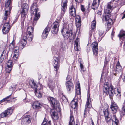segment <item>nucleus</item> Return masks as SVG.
<instances>
[{
  "mask_svg": "<svg viewBox=\"0 0 125 125\" xmlns=\"http://www.w3.org/2000/svg\"><path fill=\"white\" fill-rule=\"evenodd\" d=\"M51 121L50 120L49 121H48V125H51Z\"/></svg>",
  "mask_w": 125,
  "mask_h": 125,
  "instance_id": "nucleus-63",
  "label": "nucleus"
},
{
  "mask_svg": "<svg viewBox=\"0 0 125 125\" xmlns=\"http://www.w3.org/2000/svg\"><path fill=\"white\" fill-rule=\"evenodd\" d=\"M17 84L15 83L13 84L11 86V87L12 88L13 90H15L17 87Z\"/></svg>",
  "mask_w": 125,
  "mask_h": 125,
  "instance_id": "nucleus-46",
  "label": "nucleus"
},
{
  "mask_svg": "<svg viewBox=\"0 0 125 125\" xmlns=\"http://www.w3.org/2000/svg\"><path fill=\"white\" fill-rule=\"evenodd\" d=\"M11 9V8L10 7L9 8V10H5L4 13L5 17H4L3 20V21H5L6 20L7 16L10 14V11Z\"/></svg>",
  "mask_w": 125,
  "mask_h": 125,
  "instance_id": "nucleus-30",
  "label": "nucleus"
},
{
  "mask_svg": "<svg viewBox=\"0 0 125 125\" xmlns=\"http://www.w3.org/2000/svg\"><path fill=\"white\" fill-rule=\"evenodd\" d=\"M98 44L97 42H94L92 43V50L94 55L96 56L98 54Z\"/></svg>",
  "mask_w": 125,
  "mask_h": 125,
  "instance_id": "nucleus-16",
  "label": "nucleus"
},
{
  "mask_svg": "<svg viewBox=\"0 0 125 125\" xmlns=\"http://www.w3.org/2000/svg\"><path fill=\"white\" fill-rule=\"evenodd\" d=\"M13 109L11 108H8L7 110L5 111L0 114L1 117L3 118L8 117L12 113Z\"/></svg>",
  "mask_w": 125,
  "mask_h": 125,
  "instance_id": "nucleus-10",
  "label": "nucleus"
},
{
  "mask_svg": "<svg viewBox=\"0 0 125 125\" xmlns=\"http://www.w3.org/2000/svg\"><path fill=\"white\" fill-rule=\"evenodd\" d=\"M15 42L13 40L12 42L10 43L9 45V49H13L15 48Z\"/></svg>",
  "mask_w": 125,
  "mask_h": 125,
  "instance_id": "nucleus-34",
  "label": "nucleus"
},
{
  "mask_svg": "<svg viewBox=\"0 0 125 125\" xmlns=\"http://www.w3.org/2000/svg\"><path fill=\"white\" fill-rule=\"evenodd\" d=\"M110 108L111 109L113 114L116 113L118 109V107L116 104L114 102H112Z\"/></svg>",
  "mask_w": 125,
  "mask_h": 125,
  "instance_id": "nucleus-18",
  "label": "nucleus"
},
{
  "mask_svg": "<svg viewBox=\"0 0 125 125\" xmlns=\"http://www.w3.org/2000/svg\"><path fill=\"white\" fill-rule=\"evenodd\" d=\"M70 116V120L68 125H75V122L74 121V117L72 115V113L71 111ZM75 125H78V124L76 123Z\"/></svg>",
  "mask_w": 125,
  "mask_h": 125,
  "instance_id": "nucleus-26",
  "label": "nucleus"
},
{
  "mask_svg": "<svg viewBox=\"0 0 125 125\" xmlns=\"http://www.w3.org/2000/svg\"><path fill=\"white\" fill-rule=\"evenodd\" d=\"M97 14H98L99 15H101L102 14L101 11H99L97 12Z\"/></svg>",
  "mask_w": 125,
  "mask_h": 125,
  "instance_id": "nucleus-62",
  "label": "nucleus"
},
{
  "mask_svg": "<svg viewBox=\"0 0 125 125\" xmlns=\"http://www.w3.org/2000/svg\"><path fill=\"white\" fill-rule=\"evenodd\" d=\"M79 63L80 67V71L82 72H84L85 71V70L84 69V67L83 65V62L80 61Z\"/></svg>",
  "mask_w": 125,
  "mask_h": 125,
  "instance_id": "nucleus-36",
  "label": "nucleus"
},
{
  "mask_svg": "<svg viewBox=\"0 0 125 125\" xmlns=\"http://www.w3.org/2000/svg\"><path fill=\"white\" fill-rule=\"evenodd\" d=\"M6 52L4 50L2 52V54H1L0 57V58L1 59V60H3V61L4 59V56L5 55V54L4 53H5Z\"/></svg>",
  "mask_w": 125,
  "mask_h": 125,
  "instance_id": "nucleus-47",
  "label": "nucleus"
},
{
  "mask_svg": "<svg viewBox=\"0 0 125 125\" xmlns=\"http://www.w3.org/2000/svg\"><path fill=\"white\" fill-rule=\"evenodd\" d=\"M96 22L95 20H94L91 23V28L90 29V31L89 32V37H91L92 34L93 32L95 31V30L96 25Z\"/></svg>",
  "mask_w": 125,
  "mask_h": 125,
  "instance_id": "nucleus-14",
  "label": "nucleus"
},
{
  "mask_svg": "<svg viewBox=\"0 0 125 125\" xmlns=\"http://www.w3.org/2000/svg\"><path fill=\"white\" fill-rule=\"evenodd\" d=\"M98 34L100 36H101L102 35L104 32L103 31L100 29H99L98 30Z\"/></svg>",
  "mask_w": 125,
  "mask_h": 125,
  "instance_id": "nucleus-49",
  "label": "nucleus"
},
{
  "mask_svg": "<svg viewBox=\"0 0 125 125\" xmlns=\"http://www.w3.org/2000/svg\"><path fill=\"white\" fill-rule=\"evenodd\" d=\"M76 94L77 95V97L78 98H80L81 97V93L80 85L79 83L78 84L76 87Z\"/></svg>",
  "mask_w": 125,
  "mask_h": 125,
  "instance_id": "nucleus-22",
  "label": "nucleus"
},
{
  "mask_svg": "<svg viewBox=\"0 0 125 125\" xmlns=\"http://www.w3.org/2000/svg\"><path fill=\"white\" fill-rule=\"evenodd\" d=\"M31 87L34 89H35V93L36 96L38 98H41L42 97V94L40 90L41 89L38 88L36 83L33 81L31 84H30Z\"/></svg>",
  "mask_w": 125,
  "mask_h": 125,
  "instance_id": "nucleus-7",
  "label": "nucleus"
},
{
  "mask_svg": "<svg viewBox=\"0 0 125 125\" xmlns=\"http://www.w3.org/2000/svg\"><path fill=\"white\" fill-rule=\"evenodd\" d=\"M61 111L60 108L59 111H57L55 109H53L51 110L50 113L53 119L54 120H57L59 118V116L57 112H60Z\"/></svg>",
  "mask_w": 125,
  "mask_h": 125,
  "instance_id": "nucleus-13",
  "label": "nucleus"
},
{
  "mask_svg": "<svg viewBox=\"0 0 125 125\" xmlns=\"http://www.w3.org/2000/svg\"><path fill=\"white\" fill-rule=\"evenodd\" d=\"M50 29L49 27H47L44 30L42 35L43 38L46 39L49 34Z\"/></svg>",
  "mask_w": 125,
  "mask_h": 125,
  "instance_id": "nucleus-20",
  "label": "nucleus"
},
{
  "mask_svg": "<svg viewBox=\"0 0 125 125\" xmlns=\"http://www.w3.org/2000/svg\"><path fill=\"white\" fill-rule=\"evenodd\" d=\"M86 50L87 52H89L91 50L90 47L89 46H87L86 47Z\"/></svg>",
  "mask_w": 125,
  "mask_h": 125,
  "instance_id": "nucleus-52",
  "label": "nucleus"
},
{
  "mask_svg": "<svg viewBox=\"0 0 125 125\" xmlns=\"http://www.w3.org/2000/svg\"><path fill=\"white\" fill-rule=\"evenodd\" d=\"M10 30V29L7 28H5L3 27L2 31L3 34H5L9 32Z\"/></svg>",
  "mask_w": 125,
  "mask_h": 125,
  "instance_id": "nucleus-37",
  "label": "nucleus"
},
{
  "mask_svg": "<svg viewBox=\"0 0 125 125\" xmlns=\"http://www.w3.org/2000/svg\"><path fill=\"white\" fill-rule=\"evenodd\" d=\"M59 26V23L58 22L55 21L52 26L51 30L52 32L54 34H57L58 32V31Z\"/></svg>",
  "mask_w": 125,
  "mask_h": 125,
  "instance_id": "nucleus-9",
  "label": "nucleus"
},
{
  "mask_svg": "<svg viewBox=\"0 0 125 125\" xmlns=\"http://www.w3.org/2000/svg\"><path fill=\"white\" fill-rule=\"evenodd\" d=\"M65 85L66 88L68 93H71L74 90L73 84L72 82H67Z\"/></svg>",
  "mask_w": 125,
  "mask_h": 125,
  "instance_id": "nucleus-12",
  "label": "nucleus"
},
{
  "mask_svg": "<svg viewBox=\"0 0 125 125\" xmlns=\"http://www.w3.org/2000/svg\"><path fill=\"white\" fill-rule=\"evenodd\" d=\"M3 27L5 28H7L10 29V24L8 22L5 23L4 24Z\"/></svg>",
  "mask_w": 125,
  "mask_h": 125,
  "instance_id": "nucleus-42",
  "label": "nucleus"
},
{
  "mask_svg": "<svg viewBox=\"0 0 125 125\" xmlns=\"http://www.w3.org/2000/svg\"><path fill=\"white\" fill-rule=\"evenodd\" d=\"M101 0H94L92 5V8L95 10L99 6L100 2Z\"/></svg>",
  "mask_w": 125,
  "mask_h": 125,
  "instance_id": "nucleus-21",
  "label": "nucleus"
},
{
  "mask_svg": "<svg viewBox=\"0 0 125 125\" xmlns=\"http://www.w3.org/2000/svg\"><path fill=\"white\" fill-rule=\"evenodd\" d=\"M103 112L107 122H110L112 121L113 122L112 125H118L119 122L115 114H113L112 116L110 117H108L109 112L107 109L103 111Z\"/></svg>",
  "mask_w": 125,
  "mask_h": 125,
  "instance_id": "nucleus-4",
  "label": "nucleus"
},
{
  "mask_svg": "<svg viewBox=\"0 0 125 125\" xmlns=\"http://www.w3.org/2000/svg\"><path fill=\"white\" fill-rule=\"evenodd\" d=\"M77 101V99H74L70 103V105L72 108L74 109L76 108L78 106V103Z\"/></svg>",
  "mask_w": 125,
  "mask_h": 125,
  "instance_id": "nucleus-28",
  "label": "nucleus"
},
{
  "mask_svg": "<svg viewBox=\"0 0 125 125\" xmlns=\"http://www.w3.org/2000/svg\"><path fill=\"white\" fill-rule=\"evenodd\" d=\"M73 28L71 25L67 23L64 24L62 29L61 30V33L65 39H69L70 40L75 39L76 33L73 35Z\"/></svg>",
  "mask_w": 125,
  "mask_h": 125,
  "instance_id": "nucleus-2",
  "label": "nucleus"
},
{
  "mask_svg": "<svg viewBox=\"0 0 125 125\" xmlns=\"http://www.w3.org/2000/svg\"><path fill=\"white\" fill-rule=\"evenodd\" d=\"M41 125H48L47 122H43L41 124Z\"/></svg>",
  "mask_w": 125,
  "mask_h": 125,
  "instance_id": "nucleus-54",
  "label": "nucleus"
},
{
  "mask_svg": "<svg viewBox=\"0 0 125 125\" xmlns=\"http://www.w3.org/2000/svg\"><path fill=\"white\" fill-rule=\"evenodd\" d=\"M74 48L75 50L76 51H79L81 50V48L79 45V39L77 37L74 41Z\"/></svg>",
  "mask_w": 125,
  "mask_h": 125,
  "instance_id": "nucleus-19",
  "label": "nucleus"
},
{
  "mask_svg": "<svg viewBox=\"0 0 125 125\" xmlns=\"http://www.w3.org/2000/svg\"><path fill=\"white\" fill-rule=\"evenodd\" d=\"M75 1L78 3H81L82 2L83 0H75Z\"/></svg>",
  "mask_w": 125,
  "mask_h": 125,
  "instance_id": "nucleus-55",
  "label": "nucleus"
},
{
  "mask_svg": "<svg viewBox=\"0 0 125 125\" xmlns=\"http://www.w3.org/2000/svg\"><path fill=\"white\" fill-rule=\"evenodd\" d=\"M7 66L8 67H12L13 66V64L12 61L10 60H9L7 62Z\"/></svg>",
  "mask_w": 125,
  "mask_h": 125,
  "instance_id": "nucleus-39",
  "label": "nucleus"
},
{
  "mask_svg": "<svg viewBox=\"0 0 125 125\" xmlns=\"http://www.w3.org/2000/svg\"><path fill=\"white\" fill-rule=\"evenodd\" d=\"M47 99L53 109H55L57 111H60L59 104L56 99L52 97L49 96L47 97Z\"/></svg>",
  "mask_w": 125,
  "mask_h": 125,
  "instance_id": "nucleus-5",
  "label": "nucleus"
},
{
  "mask_svg": "<svg viewBox=\"0 0 125 125\" xmlns=\"http://www.w3.org/2000/svg\"><path fill=\"white\" fill-rule=\"evenodd\" d=\"M81 9L82 11L83 12H84L85 11V9L84 8V6L83 5H81Z\"/></svg>",
  "mask_w": 125,
  "mask_h": 125,
  "instance_id": "nucleus-53",
  "label": "nucleus"
},
{
  "mask_svg": "<svg viewBox=\"0 0 125 125\" xmlns=\"http://www.w3.org/2000/svg\"><path fill=\"white\" fill-rule=\"evenodd\" d=\"M25 12H23V11H21V17L22 18V19H23V18L25 17L27 13V11L25 10Z\"/></svg>",
  "mask_w": 125,
  "mask_h": 125,
  "instance_id": "nucleus-43",
  "label": "nucleus"
},
{
  "mask_svg": "<svg viewBox=\"0 0 125 125\" xmlns=\"http://www.w3.org/2000/svg\"><path fill=\"white\" fill-rule=\"evenodd\" d=\"M67 0H63L61 4V17H62L67 9Z\"/></svg>",
  "mask_w": 125,
  "mask_h": 125,
  "instance_id": "nucleus-11",
  "label": "nucleus"
},
{
  "mask_svg": "<svg viewBox=\"0 0 125 125\" xmlns=\"http://www.w3.org/2000/svg\"><path fill=\"white\" fill-rule=\"evenodd\" d=\"M55 62L54 65V69L55 71L56 72V76H58V72L57 71L59 69V61L57 57H55L54 59Z\"/></svg>",
  "mask_w": 125,
  "mask_h": 125,
  "instance_id": "nucleus-15",
  "label": "nucleus"
},
{
  "mask_svg": "<svg viewBox=\"0 0 125 125\" xmlns=\"http://www.w3.org/2000/svg\"><path fill=\"white\" fill-rule=\"evenodd\" d=\"M119 37L120 38L123 37V38H125V31H121L120 34L118 35Z\"/></svg>",
  "mask_w": 125,
  "mask_h": 125,
  "instance_id": "nucleus-35",
  "label": "nucleus"
},
{
  "mask_svg": "<svg viewBox=\"0 0 125 125\" xmlns=\"http://www.w3.org/2000/svg\"><path fill=\"white\" fill-rule=\"evenodd\" d=\"M28 4H23L22 6V9H24L25 10L28 11Z\"/></svg>",
  "mask_w": 125,
  "mask_h": 125,
  "instance_id": "nucleus-38",
  "label": "nucleus"
},
{
  "mask_svg": "<svg viewBox=\"0 0 125 125\" xmlns=\"http://www.w3.org/2000/svg\"><path fill=\"white\" fill-rule=\"evenodd\" d=\"M48 121V120H47V119H46V117H45V118L44 119L43 121V122H47Z\"/></svg>",
  "mask_w": 125,
  "mask_h": 125,
  "instance_id": "nucleus-59",
  "label": "nucleus"
},
{
  "mask_svg": "<svg viewBox=\"0 0 125 125\" xmlns=\"http://www.w3.org/2000/svg\"><path fill=\"white\" fill-rule=\"evenodd\" d=\"M104 12L105 13L104 14L103 20L107 21L111 16V11L109 10L104 9Z\"/></svg>",
  "mask_w": 125,
  "mask_h": 125,
  "instance_id": "nucleus-17",
  "label": "nucleus"
},
{
  "mask_svg": "<svg viewBox=\"0 0 125 125\" xmlns=\"http://www.w3.org/2000/svg\"><path fill=\"white\" fill-rule=\"evenodd\" d=\"M11 94L7 96V97L5 98H4L3 99L4 102H8L10 100L11 98H10V97L11 96Z\"/></svg>",
  "mask_w": 125,
  "mask_h": 125,
  "instance_id": "nucleus-40",
  "label": "nucleus"
},
{
  "mask_svg": "<svg viewBox=\"0 0 125 125\" xmlns=\"http://www.w3.org/2000/svg\"><path fill=\"white\" fill-rule=\"evenodd\" d=\"M114 32H113L112 31V34H111V36H112V38H113V36H114Z\"/></svg>",
  "mask_w": 125,
  "mask_h": 125,
  "instance_id": "nucleus-61",
  "label": "nucleus"
},
{
  "mask_svg": "<svg viewBox=\"0 0 125 125\" xmlns=\"http://www.w3.org/2000/svg\"><path fill=\"white\" fill-rule=\"evenodd\" d=\"M116 90L117 91L116 93H115V91L114 92V93L117 94V95H117L119 97L120 96H121V91L120 90H119L118 89V88H117L116 89Z\"/></svg>",
  "mask_w": 125,
  "mask_h": 125,
  "instance_id": "nucleus-44",
  "label": "nucleus"
},
{
  "mask_svg": "<svg viewBox=\"0 0 125 125\" xmlns=\"http://www.w3.org/2000/svg\"><path fill=\"white\" fill-rule=\"evenodd\" d=\"M62 102L65 103L68 101L67 99L64 96H62Z\"/></svg>",
  "mask_w": 125,
  "mask_h": 125,
  "instance_id": "nucleus-45",
  "label": "nucleus"
},
{
  "mask_svg": "<svg viewBox=\"0 0 125 125\" xmlns=\"http://www.w3.org/2000/svg\"><path fill=\"white\" fill-rule=\"evenodd\" d=\"M38 0H34L30 9V11L31 14H34L35 16L33 20L32 21H31V23L33 26L36 25L37 21L40 17V14L39 13V9L38 8Z\"/></svg>",
  "mask_w": 125,
  "mask_h": 125,
  "instance_id": "nucleus-3",
  "label": "nucleus"
},
{
  "mask_svg": "<svg viewBox=\"0 0 125 125\" xmlns=\"http://www.w3.org/2000/svg\"><path fill=\"white\" fill-rule=\"evenodd\" d=\"M122 78L123 81L125 82V73L124 74Z\"/></svg>",
  "mask_w": 125,
  "mask_h": 125,
  "instance_id": "nucleus-57",
  "label": "nucleus"
},
{
  "mask_svg": "<svg viewBox=\"0 0 125 125\" xmlns=\"http://www.w3.org/2000/svg\"><path fill=\"white\" fill-rule=\"evenodd\" d=\"M42 106L41 104L38 101H36L33 104V107L36 110H40Z\"/></svg>",
  "mask_w": 125,
  "mask_h": 125,
  "instance_id": "nucleus-24",
  "label": "nucleus"
},
{
  "mask_svg": "<svg viewBox=\"0 0 125 125\" xmlns=\"http://www.w3.org/2000/svg\"><path fill=\"white\" fill-rule=\"evenodd\" d=\"M69 13L70 15L73 17L76 15V11L73 5H71L69 8Z\"/></svg>",
  "mask_w": 125,
  "mask_h": 125,
  "instance_id": "nucleus-23",
  "label": "nucleus"
},
{
  "mask_svg": "<svg viewBox=\"0 0 125 125\" xmlns=\"http://www.w3.org/2000/svg\"><path fill=\"white\" fill-rule=\"evenodd\" d=\"M90 98V96L89 95L88 97L86 104L85 105V109H86L87 108H90L92 107L91 104H90L91 101L89 100Z\"/></svg>",
  "mask_w": 125,
  "mask_h": 125,
  "instance_id": "nucleus-31",
  "label": "nucleus"
},
{
  "mask_svg": "<svg viewBox=\"0 0 125 125\" xmlns=\"http://www.w3.org/2000/svg\"><path fill=\"white\" fill-rule=\"evenodd\" d=\"M84 117L85 118L86 116V109H85L84 112L83 114Z\"/></svg>",
  "mask_w": 125,
  "mask_h": 125,
  "instance_id": "nucleus-56",
  "label": "nucleus"
},
{
  "mask_svg": "<svg viewBox=\"0 0 125 125\" xmlns=\"http://www.w3.org/2000/svg\"><path fill=\"white\" fill-rule=\"evenodd\" d=\"M103 90L104 94H105V95H107L108 94L110 98L113 96V90L111 87H109L108 83H104L103 88Z\"/></svg>",
  "mask_w": 125,
  "mask_h": 125,
  "instance_id": "nucleus-6",
  "label": "nucleus"
},
{
  "mask_svg": "<svg viewBox=\"0 0 125 125\" xmlns=\"http://www.w3.org/2000/svg\"><path fill=\"white\" fill-rule=\"evenodd\" d=\"M34 28L31 26L28 27L26 36L24 35L23 39H21L19 42L17 44V47L16 48H19V49L22 50L24 47L26 43V40H28L29 41H31L33 38V32Z\"/></svg>",
  "mask_w": 125,
  "mask_h": 125,
  "instance_id": "nucleus-1",
  "label": "nucleus"
},
{
  "mask_svg": "<svg viewBox=\"0 0 125 125\" xmlns=\"http://www.w3.org/2000/svg\"><path fill=\"white\" fill-rule=\"evenodd\" d=\"M32 120L31 117L30 115H26L21 120L22 125H28L31 122Z\"/></svg>",
  "mask_w": 125,
  "mask_h": 125,
  "instance_id": "nucleus-8",
  "label": "nucleus"
},
{
  "mask_svg": "<svg viewBox=\"0 0 125 125\" xmlns=\"http://www.w3.org/2000/svg\"><path fill=\"white\" fill-rule=\"evenodd\" d=\"M11 0H6L5 4V6L6 7V8L5 9L6 10H9V8L10 7H11L12 8V7L10 6L8 8L9 6L10 5L11 3Z\"/></svg>",
  "mask_w": 125,
  "mask_h": 125,
  "instance_id": "nucleus-32",
  "label": "nucleus"
},
{
  "mask_svg": "<svg viewBox=\"0 0 125 125\" xmlns=\"http://www.w3.org/2000/svg\"><path fill=\"white\" fill-rule=\"evenodd\" d=\"M75 21L76 22V25L77 27H80L81 25V18L79 15L76 16Z\"/></svg>",
  "mask_w": 125,
  "mask_h": 125,
  "instance_id": "nucleus-27",
  "label": "nucleus"
},
{
  "mask_svg": "<svg viewBox=\"0 0 125 125\" xmlns=\"http://www.w3.org/2000/svg\"><path fill=\"white\" fill-rule=\"evenodd\" d=\"M122 67L120 65L119 61H118L116 65V73H122Z\"/></svg>",
  "mask_w": 125,
  "mask_h": 125,
  "instance_id": "nucleus-25",
  "label": "nucleus"
},
{
  "mask_svg": "<svg viewBox=\"0 0 125 125\" xmlns=\"http://www.w3.org/2000/svg\"><path fill=\"white\" fill-rule=\"evenodd\" d=\"M107 21H108L107 23L108 24H111L112 23V20L110 18Z\"/></svg>",
  "mask_w": 125,
  "mask_h": 125,
  "instance_id": "nucleus-50",
  "label": "nucleus"
},
{
  "mask_svg": "<svg viewBox=\"0 0 125 125\" xmlns=\"http://www.w3.org/2000/svg\"><path fill=\"white\" fill-rule=\"evenodd\" d=\"M72 82L71 78L70 76L69 75H68L67 76L65 83H66L67 82Z\"/></svg>",
  "mask_w": 125,
  "mask_h": 125,
  "instance_id": "nucleus-48",
  "label": "nucleus"
},
{
  "mask_svg": "<svg viewBox=\"0 0 125 125\" xmlns=\"http://www.w3.org/2000/svg\"><path fill=\"white\" fill-rule=\"evenodd\" d=\"M19 48H17V49H15L14 51V55L13 56V58L15 60L17 59L19 55Z\"/></svg>",
  "mask_w": 125,
  "mask_h": 125,
  "instance_id": "nucleus-29",
  "label": "nucleus"
},
{
  "mask_svg": "<svg viewBox=\"0 0 125 125\" xmlns=\"http://www.w3.org/2000/svg\"><path fill=\"white\" fill-rule=\"evenodd\" d=\"M12 69V67H8L7 66L6 67V71L8 73H10V71Z\"/></svg>",
  "mask_w": 125,
  "mask_h": 125,
  "instance_id": "nucleus-41",
  "label": "nucleus"
},
{
  "mask_svg": "<svg viewBox=\"0 0 125 125\" xmlns=\"http://www.w3.org/2000/svg\"><path fill=\"white\" fill-rule=\"evenodd\" d=\"M113 6V4L112 1L109 2L107 4V8L106 10H109L111 11V10Z\"/></svg>",
  "mask_w": 125,
  "mask_h": 125,
  "instance_id": "nucleus-33",
  "label": "nucleus"
},
{
  "mask_svg": "<svg viewBox=\"0 0 125 125\" xmlns=\"http://www.w3.org/2000/svg\"><path fill=\"white\" fill-rule=\"evenodd\" d=\"M125 18V14H124L122 16V19H123Z\"/></svg>",
  "mask_w": 125,
  "mask_h": 125,
  "instance_id": "nucleus-64",
  "label": "nucleus"
},
{
  "mask_svg": "<svg viewBox=\"0 0 125 125\" xmlns=\"http://www.w3.org/2000/svg\"><path fill=\"white\" fill-rule=\"evenodd\" d=\"M18 18H15V20L14 21H13V23H14L16 22L18 20Z\"/></svg>",
  "mask_w": 125,
  "mask_h": 125,
  "instance_id": "nucleus-60",
  "label": "nucleus"
},
{
  "mask_svg": "<svg viewBox=\"0 0 125 125\" xmlns=\"http://www.w3.org/2000/svg\"><path fill=\"white\" fill-rule=\"evenodd\" d=\"M19 16V14L18 13H17L15 14L14 17L15 18H18Z\"/></svg>",
  "mask_w": 125,
  "mask_h": 125,
  "instance_id": "nucleus-51",
  "label": "nucleus"
},
{
  "mask_svg": "<svg viewBox=\"0 0 125 125\" xmlns=\"http://www.w3.org/2000/svg\"><path fill=\"white\" fill-rule=\"evenodd\" d=\"M105 60H106L104 62V66H106V65L108 63V62L106 61V59Z\"/></svg>",
  "mask_w": 125,
  "mask_h": 125,
  "instance_id": "nucleus-58",
  "label": "nucleus"
}]
</instances>
